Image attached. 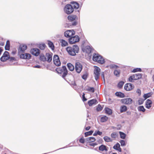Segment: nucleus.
Listing matches in <instances>:
<instances>
[{
    "instance_id": "obj_57",
    "label": "nucleus",
    "mask_w": 154,
    "mask_h": 154,
    "mask_svg": "<svg viewBox=\"0 0 154 154\" xmlns=\"http://www.w3.org/2000/svg\"><path fill=\"white\" fill-rule=\"evenodd\" d=\"M102 134V132H100V131H97V135H101Z\"/></svg>"
},
{
    "instance_id": "obj_23",
    "label": "nucleus",
    "mask_w": 154,
    "mask_h": 154,
    "mask_svg": "<svg viewBox=\"0 0 154 154\" xmlns=\"http://www.w3.org/2000/svg\"><path fill=\"white\" fill-rule=\"evenodd\" d=\"M96 102V100L95 99H92L88 102V104L90 106H92L93 105H95Z\"/></svg>"
},
{
    "instance_id": "obj_41",
    "label": "nucleus",
    "mask_w": 154,
    "mask_h": 154,
    "mask_svg": "<svg viewBox=\"0 0 154 154\" xmlns=\"http://www.w3.org/2000/svg\"><path fill=\"white\" fill-rule=\"evenodd\" d=\"M120 73V71L119 70H115L114 72V75L117 76H119Z\"/></svg>"
},
{
    "instance_id": "obj_40",
    "label": "nucleus",
    "mask_w": 154,
    "mask_h": 154,
    "mask_svg": "<svg viewBox=\"0 0 154 154\" xmlns=\"http://www.w3.org/2000/svg\"><path fill=\"white\" fill-rule=\"evenodd\" d=\"M108 118L106 116H103L101 118V121L102 122H106L108 120Z\"/></svg>"
},
{
    "instance_id": "obj_29",
    "label": "nucleus",
    "mask_w": 154,
    "mask_h": 154,
    "mask_svg": "<svg viewBox=\"0 0 154 154\" xmlns=\"http://www.w3.org/2000/svg\"><path fill=\"white\" fill-rule=\"evenodd\" d=\"M115 95L119 97L122 98L125 97L124 94L121 92H117L115 93Z\"/></svg>"
},
{
    "instance_id": "obj_25",
    "label": "nucleus",
    "mask_w": 154,
    "mask_h": 154,
    "mask_svg": "<svg viewBox=\"0 0 154 154\" xmlns=\"http://www.w3.org/2000/svg\"><path fill=\"white\" fill-rule=\"evenodd\" d=\"M67 66L68 69L71 71H72L74 69V66L71 63H68Z\"/></svg>"
},
{
    "instance_id": "obj_11",
    "label": "nucleus",
    "mask_w": 154,
    "mask_h": 154,
    "mask_svg": "<svg viewBox=\"0 0 154 154\" xmlns=\"http://www.w3.org/2000/svg\"><path fill=\"white\" fill-rule=\"evenodd\" d=\"M82 65L79 63H76L75 65V69L76 72L78 73H80L82 69Z\"/></svg>"
},
{
    "instance_id": "obj_43",
    "label": "nucleus",
    "mask_w": 154,
    "mask_h": 154,
    "mask_svg": "<svg viewBox=\"0 0 154 154\" xmlns=\"http://www.w3.org/2000/svg\"><path fill=\"white\" fill-rule=\"evenodd\" d=\"M100 72V69L97 66V79L98 78L99 76V72Z\"/></svg>"
},
{
    "instance_id": "obj_27",
    "label": "nucleus",
    "mask_w": 154,
    "mask_h": 154,
    "mask_svg": "<svg viewBox=\"0 0 154 154\" xmlns=\"http://www.w3.org/2000/svg\"><path fill=\"white\" fill-rule=\"evenodd\" d=\"M10 48V43L8 40H7L6 42V44L5 46V50H9Z\"/></svg>"
},
{
    "instance_id": "obj_38",
    "label": "nucleus",
    "mask_w": 154,
    "mask_h": 154,
    "mask_svg": "<svg viewBox=\"0 0 154 154\" xmlns=\"http://www.w3.org/2000/svg\"><path fill=\"white\" fill-rule=\"evenodd\" d=\"M152 95V94L150 93H149L146 94H144L143 97L144 98L145 100H146L147 98L150 97Z\"/></svg>"
},
{
    "instance_id": "obj_64",
    "label": "nucleus",
    "mask_w": 154,
    "mask_h": 154,
    "mask_svg": "<svg viewBox=\"0 0 154 154\" xmlns=\"http://www.w3.org/2000/svg\"><path fill=\"white\" fill-rule=\"evenodd\" d=\"M94 135H96V132H95L94 134Z\"/></svg>"
},
{
    "instance_id": "obj_2",
    "label": "nucleus",
    "mask_w": 154,
    "mask_h": 154,
    "mask_svg": "<svg viewBox=\"0 0 154 154\" xmlns=\"http://www.w3.org/2000/svg\"><path fill=\"white\" fill-rule=\"evenodd\" d=\"M66 50L68 54L72 56H75L79 53V48L77 45H74L72 46H69L66 48Z\"/></svg>"
},
{
    "instance_id": "obj_37",
    "label": "nucleus",
    "mask_w": 154,
    "mask_h": 154,
    "mask_svg": "<svg viewBox=\"0 0 154 154\" xmlns=\"http://www.w3.org/2000/svg\"><path fill=\"white\" fill-rule=\"evenodd\" d=\"M119 132L120 136L121 138L122 139H125L126 137V134L121 131H119Z\"/></svg>"
},
{
    "instance_id": "obj_28",
    "label": "nucleus",
    "mask_w": 154,
    "mask_h": 154,
    "mask_svg": "<svg viewBox=\"0 0 154 154\" xmlns=\"http://www.w3.org/2000/svg\"><path fill=\"white\" fill-rule=\"evenodd\" d=\"M39 59L40 60L45 62L46 61V57L43 54H41L40 56Z\"/></svg>"
},
{
    "instance_id": "obj_59",
    "label": "nucleus",
    "mask_w": 154,
    "mask_h": 154,
    "mask_svg": "<svg viewBox=\"0 0 154 154\" xmlns=\"http://www.w3.org/2000/svg\"><path fill=\"white\" fill-rule=\"evenodd\" d=\"M77 22L76 21H74L72 23V25L73 26H75L77 25Z\"/></svg>"
},
{
    "instance_id": "obj_34",
    "label": "nucleus",
    "mask_w": 154,
    "mask_h": 154,
    "mask_svg": "<svg viewBox=\"0 0 154 154\" xmlns=\"http://www.w3.org/2000/svg\"><path fill=\"white\" fill-rule=\"evenodd\" d=\"M105 112L108 115H110L112 113V110L108 108H105Z\"/></svg>"
},
{
    "instance_id": "obj_56",
    "label": "nucleus",
    "mask_w": 154,
    "mask_h": 154,
    "mask_svg": "<svg viewBox=\"0 0 154 154\" xmlns=\"http://www.w3.org/2000/svg\"><path fill=\"white\" fill-rule=\"evenodd\" d=\"M91 128V127L88 126V127H85V128L86 131H88Z\"/></svg>"
},
{
    "instance_id": "obj_9",
    "label": "nucleus",
    "mask_w": 154,
    "mask_h": 154,
    "mask_svg": "<svg viewBox=\"0 0 154 154\" xmlns=\"http://www.w3.org/2000/svg\"><path fill=\"white\" fill-rule=\"evenodd\" d=\"M9 58V52L7 51H5L4 53L2 56L1 57V60L3 62L6 61Z\"/></svg>"
},
{
    "instance_id": "obj_15",
    "label": "nucleus",
    "mask_w": 154,
    "mask_h": 154,
    "mask_svg": "<svg viewBox=\"0 0 154 154\" xmlns=\"http://www.w3.org/2000/svg\"><path fill=\"white\" fill-rule=\"evenodd\" d=\"M27 48V46L25 45L21 44L20 45L18 49V51L20 53L24 52Z\"/></svg>"
},
{
    "instance_id": "obj_54",
    "label": "nucleus",
    "mask_w": 154,
    "mask_h": 154,
    "mask_svg": "<svg viewBox=\"0 0 154 154\" xmlns=\"http://www.w3.org/2000/svg\"><path fill=\"white\" fill-rule=\"evenodd\" d=\"M101 76L102 77L103 80L105 82L104 74L103 72H102L101 73Z\"/></svg>"
},
{
    "instance_id": "obj_16",
    "label": "nucleus",
    "mask_w": 154,
    "mask_h": 154,
    "mask_svg": "<svg viewBox=\"0 0 154 154\" xmlns=\"http://www.w3.org/2000/svg\"><path fill=\"white\" fill-rule=\"evenodd\" d=\"M152 104V101L150 99H148L146 101L145 107L146 108L149 109L151 107Z\"/></svg>"
},
{
    "instance_id": "obj_5",
    "label": "nucleus",
    "mask_w": 154,
    "mask_h": 154,
    "mask_svg": "<svg viewBox=\"0 0 154 154\" xmlns=\"http://www.w3.org/2000/svg\"><path fill=\"white\" fill-rule=\"evenodd\" d=\"M64 10L66 14H69L73 12L74 8L71 5L67 4L65 6Z\"/></svg>"
},
{
    "instance_id": "obj_62",
    "label": "nucleus",
    "mask_w": 154,
    "mask_h": 154,
    "mask_svg": "<svg viewBox=\"0 0 154 154\" xmlns=\"http://www.w3.org/2000/svg\"><path fill=\"white\" fill-rule=\"evenodd\" d=\"M152 79L153 81L154 82V74H153L152 76Z\"/></svg>"
},
{
    "instance_id": "obj_14",
    "label": "nucleus",
    "mask_w": 154,
    "mask_h": 154,
    "mask_svg": "<svg viewBox=\"0 0 154 154\" xmlns=\"http://www.w3.org/2000/svg\"><path fill=\"white\" fill-rule=\"evenodd\" d=\"M132 100L130 98H125L122 99L121 100V102L123 103L128 104L132 103Z\"/></svg>"
},
{
    "instance_id": "obj_12",
    "label": "nucleus",
    "mask_w": 154,
    "mask_h": 154,
    "mask_svg": "<svg viewBox=\"0 0 154 154\" xmlns=\"http://www.w3.org/2000/svg\"><path fill=\"white\" fill-rule=\"evenodd\" d=\"M134 88V86L132 84L128 83L125 84L124 86L125 90L127 91H130Z\"/></svg>"
},
{
    "instance_id": "obj_58",
    "label": "nucleus",
    "mask_w": 154,
    "mask_h": 154,
    "mask_svg": "<svg viewBox=\"0 0 154 154\" xmlns=\"http://www.w3.org/2000/svg\"><path fill=\"white\" fill-rule=\"evenodd\" d=\"M112 68H116V69L119 67L118 66H117L116 65H112Z\"/></svg>"
},
{
    "instance_id": "obj_21",
    "label": "nucleus",
    "mask_w": 154,
    "mask_h": 154,
    "mask_svg": "<svg viewBox=\"0 0 154 154\" xmlns=\"http://www.w3.org/2000/svg\"><path fill=\"white\" fill-rule=\"evenodd\" d=\"M113 148L115 149H116L119 152H121L122 151V149L120 147V144L118 143L116 144L113 146Z\"/></svg>"
},
{
    "instance_id": "obj_35",
    "label": "nucleus",
    "mask_w": 154,
    "mask_h": 154,
    "mask_svg": "<svg viewBox=\"0 0 154 154\" xmlns=\"http://www.w3.org/2000/svg\"><path fill=\"white\" fill-rule=\"evenodd\" d=\"M87 140L89 143H91L94 142L95 139L94 137H89L87 138Z\"/></svg>"
},
{
    "instance_id": "obj_20",
    "label": "nucleus",
    "mask_w": 154,
    "mask_h": 154,
    "mask_svg": "<svg viewBox=\"0 0 154 154\" xmlns=\"http://www.w3.org/2000/svg\"><path fill=\"white\" fill-rule=\"evenodd\" d=\"M71 3L72 4L71 5L72 6V7L74 9H77L79 8V5L78 3L75 2H72Z\"/></svg>"
},
{
    "instance_id": "obj_30",
    "label": "nucleus",
    "mask_w": 154,
    "mask_h": 154,
    "mask_svg": "<svg viewBox=\"0 0 154 154\" xmlns=\"http://www.w3.org/2000/svg\"><path fill=\"white\" fill-rule=\"evenodd\" d=\"M104 140L106 142H112V139L110 138L108 136H105L103 138Z\"/></svg>"
},
{
    "instance_id": "obj_22",
    "label": "nucleus",
    "mask_w": 154,
    "mask_h": 154,
    "mask_svg": "<svg viewBox=\"0 0 154 154\" xmlns=\"http://www.w3.org/2000/svg\"><path fill=\"white\" fill-rule=\"evenodd\" d=\"M60 42L61 44V45L62 47H65L68 45V42L63 39H60Z\"/></svg>"
},
{
    "instance_id": "obj_32",
    "label": "nucleus",
    "mask_w": 154,
    "mask_h": 154,
    "mask_svg": "<svg viewBox=\"0 0 154 154\" xmlns=\"http://www.w3.org/2000/svg\"><path fill=\"white\" fill-rule=\"evenodd\" d=\"M127 110V107L125 106H121L120 107V111L121 112H125Z\"/></svg>"
},
{
    "instance_id": "obj_19",
    "label": "nucleus",
    "mask_w": 154,
    "mask_h": 154,
    "mask_svg": "<svg viewBox=\"0 0 154 154\" xmlns=\"http://www.w3.org/2000/svg\"><path fill=\"white\" fill-rule=\"evenodd\" d=\"M46 61L48 62H50L52 60V53H47L46 54Z\"/></svg>"
},
{
    "instance_id": "obj_44",
    "label": "nucleus",
    "mask_w": 154,
    "mask_h": 154,
    "mask_svg": "<svg viewBox=\"0 0 154 154\" xmlns=\"http://www.w3.org/2000/svg\"><path fill=\"white\" fill-rule=\"evenodd\" d=\"M145 100V99L143 100L142 98H140L138 101V104L139 105H140V104H142L143 103L144 101V100Z\"/></svg>"
},
{
    "instance_id": "obj_1",
    "label": "nucleus",
    "mask_w": 154,
    "mask_h": 154,
    "mask_svg": "<svg viewBox=\"0 0 154 154\" xmlns=\"http://www.w3.org/2000/svg\"><path fill=\"white\" fill-rule=\"evenodd\" d=\"M82 50L84 52L87 53L88 55L93 53L92 60L96 62V53L95 52L93 53L94 50L92 47L89 46H87L84 47ZM91 56L92 54H90V58H91Z\"/></svg>"
},
{
    "instance_id": "obj_8",
    "label": "nucleus",
    "mask_w": 154,
    "mask_h": 154,
    "mask_svg": "<svg viewBox=\"0 0 154 154\" xmlns=\"http://www.w3.org/2000/svg\"><path fill=\"white\" fill-rule=\"evenodd\" d=\"M75 32L73 30H67L64 33V35L66 38H70L75 35Z\"/></svg>"
},
{
    "instance_id": "obj_51",
    "label": "nucleus",
    "mask_w": 154,
    "mask_h": 154,
    "mask_svg": "<svg viewBox=\"0 0 154 154\" xmlns=\"http://www.w3.org/2000/svg\"><path fill=\"white\" fill-rule=\"evenodd\" d=\"M95 69L94 70V74L95 79L96 80V66H94Z\"/></svg>"
},
{
    "instance_id": "obj_46",
    "label": "nucleus",
    "mask_w": 154,
    "mask_h": 154,
    "mask_svg": "<svg viewBox=\"0 0 154 154\" xmlns=\"http://www.w3.org/2000/svg\"><path fill=\"white\" fill-rule=\"evenodd\" d=\"M87 90L88 91L91 92H94V89L93 87H89Z\"/></svg>"
},
{
    "instance_id": "obj_47",
    "label": "nucleus",
    "mask_w": 154,
    "mask_h": 154,
    "mask_svg": "<svg viewBox=\"0 0 154 154\" xmlns=\"http://www.w3.org/2000/svg\"><path fill=\"white\" fill-rule=\"evenodd\" d=\"M124 84V82H120L118 84V87L119 88H121L122 87Z\"/></svg>"
},
{
    "instance_id": "obj_18",
    "label": "nucleus",
    "mask_w": 154,
    "mask_h": 154,
    "mask_svg": "<svg viewBox=\"0 0 154 154\" xmlns=\"http://www.w3.org/2000/svg\"><path fill=\"white\" fill-rule=\"evenodd\" d=\"M67 18L68 20L71 21H74L78 20V17L76 15H69Z\"/></svg>"
},
{
    "instance_id": "obj_63",
    "label": "nucleus",
    "mask_w": 154,
    "mask_h": 154,
    "mask_svg": "<svg viewBox=\"0 0 154 154\" xmlns=\"http://www.w3.org/2000/svg\"><path fill=\"white\" fill-rule=\"evenodd\" d=\"M12 53L13 54H15L16 53V52L15 51H13Z\"/></svg>"
},
{
    "instance_id": "obj_50",
    "label": "nucleus",
    "mask_w": 154,
    "mask_h": 154,
    "mask_svg": "<svg viewBox=\"0 0 154 154\" xmlns=\"http://www.w3.org/2000/svg\"><path fill=\"white\" fill-rule=\"evenodd\" d=\"M103 108V107H102L99 104L98 105V107H97V111H99L101 110Z\"/></svg>"
},
{
    "instance_id": "obj_60",
    "label": "nucleus",
    "mask_w": 154,
    "mask_h": 154,
    "mask_svg": "<svg viewBox=\"0 0 154 154\" xmlns=\"http://www.w3.org/2000/svg\"><path fill=\"white\" fill-rule=\"evenodd\" d=\"M96 145V143H91L90 144V145L93 146H94Z\"/></svg>"
},
{
    "instance_id": "obj_39",
    "label": "nucleus",
    "mask_w": 154,
    "mask_h": 154,
    "mask_svg": "<svg viewBox=\"0 0 154 154\" xmlns=\"http://www.w3.org/2000/svg\"><path fill=\"white\" fill-rule=\"evenodd\" d=\"M93 132V131L92 130L86 132L85 133V137H86L88 136L91 135Z\"/></svg>"
},
{
    "instance_id": "obj_52",
    "label": "nucleus",
    "mask_w": 154,
    "mask_h": 154,
    "mask_svg": "<svg viewBox=\"0 0 154 154\" xmlns=\"http://www.w3.org/2000/svg\"><path fill=\"white\" fill-rule=\"evenodd\" d=\"M82 100L83 101H85L87 100V99L85 97V94L84 93H83L82 95Z\"/></svg>"
},
{
    "instance_id": "obj_10",
    "label": "nucleus",
    "mask_w": 154,
    "mask_h": 154,
    "mask_svg": "<svg viewBox=\"0 0 154 154\" xmlns=\"http://www.w3.org/2000/svg\"><path fill=\"white\" fill-rule=\"evenodd\" d=\"M105 62L103 57L99 54L97 53V62L101 64H103Z\"/></svg>"
},
{
    "instance_id": "obj_61",
    "label": "nucleus",
    "mask_w": 154,
    "mask_h": 154,
    "mask_svg": "<svg viewBox=\"0 0 154 154\" xmlns=\"http://www.w3.org/2000/svg\"><path fill=\"white\" fill-rule=\"evenodd\" d=\"M40 66L39 65H37L35 66L34 67L35 68H39Z\"/></svg>"
},
{
    "instance_id": "obj_42",
    "label": "nucleus",
    "mask_w": 154,
    "mask_h": 154,
    "mask_svg": "<svg viewBox=\"0 0 154 154\" xmlns=\"http://www.w3.org/2000/svg\"><path fill=\"white\" fill-rule=\"evenodd\" d=\"M141 71V69L140 68H136L133 69L132 72H140Z\"/></svg>"
},
{
    "instance_id": "obj_33",
    "label": "nucleus",
    "mask_w": 154,
    "mask_h": 154,
    "mask_svg": "<svg viewBox=\"0 0 154 154\" xmlns=\"http://www.w3.org/2000/svg\"><path fill=\"white\" fill-rule=\"evenodd\" d=\"M111 136L112 138L114 139H116V138L118 136V134L116 132H114L111 134Z\"/></svg>"
},
{
    "instance_id": "obj_31",
    "label": "nucleus",
    "mask_w": 154,
    "mask_h": 154,
    "mask_svg": "<svg viewBox=\"0 0 154 154\" xmlns=\"http://www.w3.org/2000/svg\"><path fill=\"white\" fill-rule=\"evenodd\" d=\"M46 47V45L45 44L43 43L40 44L38 45V48L42 50H44Z\"/></svg>"
},
{
    "instance_id": "obj_24",
    "label": "nucleus",
    "mask_w": 154,
    "mask_h": 154,
    "mask_svg": "<svg viewBox=\"0 0 154 154\" xmlns=\"http://www.w3.org/2000/svg\"><path fill=\"white\" fill-rule=\"evenodd\" d=\"M99 150L102 151H107L108 150L106 147L104 145H101L99 147Z\"/></svg>"
},
{
    "instance_id": "obj_48",
    "label": "nucleus",
    "mask_w": 154,
    "mask_h": 154,
    "mask_svg": "<svg viewBox=\"0 0 154 154\" xmlns=\"http://www.w3.org/2000/svg\"><path fill=\"white\" fill-rule=\"evenodd\" d=\"M120 143L122 146H124L125 145V142L124 140H121L120 141Z\"/></svg>"
},
{
    "instance_id": "obj_3",
    "label": "nucleus",
    "mask_w": 154,
    "mask_h": 154,
    "mask_svg": "<svg viewBox=\"0 0 154 154\" xmlns=\"http://www.w3.org/2000/svg\"><path fill=\"white\" fill-rule=\"evenodd\" d=\"M56 71L58 73L62 74V77L64 78L68 74V71L66 67L63 66L62 67L57 68L56 69Z\"/></svg>"
},
{
    "instance_id": "obj_6",
    "label": "nucleus",
    "mask_w": 154,
    "mask_h": 154,
    "mask_svg": "<svg viewBox=\"0 0 154 154\" xmlns=\"http://www.w3.org/2000/svg\"><path fill=\"white\" fill-rule=\"evenodd\" d=\"M79 41V38L78 36L75 35L71 37L69 39V42L70 44H75Z\"/></svg>"
},
{
    "instance_id": "obj_49",
    "label": "nucleus",
    "mask_w": 154,
    "mask_h": 154,
    "mask_svg": "<svg viewBox=\"0 0 154 154\" xmlns=\"http://www.w3.org/2000/svg\"><path fill=\"white\" fill-rule=\"evenodd\" d=\"M79 141L80 143H84L85 142V140L84 139V137H81L79 140Z\"/></svg>"
},
{
    "instance_id": "obj_36",
    "label": "nucleus",
    "mask_w": 154,
    "mask_h": 154,
    "mask_svg": "<svg viewBox=\"0 0 154 154\" xmlns=\"http://www.w3.org/2000/svg\"><path fill=\"white\" fill-rule=\"evenodd\" d=\"M138 110L139 111H142L143 112L145 111V109L144 108L143 106H140L138 108Z\"/></svg>"
},
{
    "instance_id": "obj_45",
    "label": "nucleus",
    "mask_w": 154,
    "mask_h": 154,
    "mask_svg": "<svg viewBox=\"0 0 154 154\" xmlns=\"http://www.w3.org/2000/svg\"><path fill=\"white\" fill-rule=\"evenodd\" d=\"M88 74L87 73H86L85 74H84L82 76V78L86 80L88 77Z\"/></svg>"
},
{
    "instance_id": "obj_55",
    "label": "nucleus",
    "mask_w": 154,
    "mask_h": 154,
    "mask_svg": "<svg viewBox=\"0 0 154 154\" xmlns=\"http://www.w3.org/2000/svg\"><path fill=\"white\" fill-rule=\"evenodd\" d=\"M137 92L140 95L141 94V90L139 89H138L137 90Z\"/></svg>"
},
{
    "instance_id": "obj_53",
    "label": "nucleus",
    "mask_w": 154,
    "mask_h": 154,
    "mask_svg": "<svg viewBox=\"0 0 154 154\" xmlns=\"http://www.w3.org/2000/svg\"><path fill=\"white\" fill-rule=\"evenodd\" d=\"M9 59L10 61H16V59L13 57H10L9 58Z\"/></svg>"
},
{
    "instance_id": "obj_26",
    "label": "nucleus",
    "mask_w": 154,
    "mask_h": 154,
    "mask_svg": "<svg viewBox=\"0 0 154 154\" xmlns=\"http://www.w3.org/2000/svg\"><path fill=\"white\" fill-rule=\"evenodd\" d=\"M48 44L49 47L50 48L53 50L54 49V45L52 42H51L48 41Z\"/></svg>"
},
{
    "instance_id": "obj_17",
    "label": "nucleus",
    "mask_w": 154,
    "mask_h": 154,
    "mask_svg": "<svg viewBox=\"0 0 154 154\" xmlns=\"http://www.w3.org/2000/svg\"><path fill=\"white\" fill-rule=\"evenodd\" d=\"M31 54L28 53L22 54L20 55V57L22 59H29L31 58Z\"/></svg>"
},
{
    "instance_id": "obj_7",
    "label": "nucleus",
    "mask_w": 154,
    "mask_h": 154,
    "mask_svg": "<svg viewBox=\"0 0 154 154\" xmlns=\"http://www.w3.org/2000/svg\"><path fill=\"white\" fill-rule=\"evenodd\" d=\"M53 61L54 64L57 66H60L61 64V62L59 56L57 55H55L53 57Z\"/></svg>"
},
{
    "instance_id": "obj_4",
    "label": "nucleus",
    "mask_w": 154,
    "mask_h": 154,
    "mask_svg": "<svg viewBox=\"0 0 154 154\" xmlns=\"http://www.w3.org/2000/svg\"><path fill=\"white\" fill-rule=\"evenodd\" d=\"M142 77L141 74L140 73L135 74L131 76L128 78L129 82H134L135 80L140 79Z\"/></svg>"
},
{
    "instance_id": "obj_13",
    "label": "nucleus",
    "mask_w": 154,
    "mask_h": 154,
    "mask_svg": "<svg viewBox=\"0 0 154 154\" xmlns=\"http://www.w3.org/2000/svg\"><path fill=\"white\" fill-rule=\"evenodd\" d=\"M30 52L32 55L36 56H37L40 54V50L38 48H34L31 50Z\"/></svg>"
}]
</instances>
